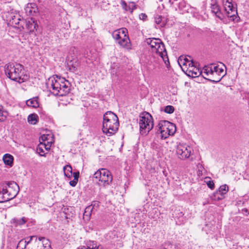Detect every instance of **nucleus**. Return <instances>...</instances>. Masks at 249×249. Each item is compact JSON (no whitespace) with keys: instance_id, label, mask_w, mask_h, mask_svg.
<instances>
[{"instance_id":"nucleus-33","label":"nucleus","mask_w":249,"mask_h":249,"mask_svg":"<svg viewBox=\"0 0 249 249\" xmlns=\"http://www.w3.org/2000/svg\"><path fill=\"white\" fill-rule=\"evenodd\" d=\"M164 111L166 113L171 114L174 111V107L172 106H167L165 107Z\"/></svg>"},{"instance_id":"nucleus-21","label":"nucleus","mask_w":249,"mask_h":249,"mask_svg":"<svg viewBox=\"0 0 249 249\" xmlns=\"http://www.w3.org/2000/svg\"><path fill=\"white\" fill-rule=\"evenodd\" d=\"M27 220V218L25 217H23L21 218H13L12 219L11 222L13 223L15 226L22 225L24 224Z\"/></svg>"},{"instance_id":"nucleus-5","label":"nucleus","mask_w":249,"mask_h":249,"mask_svg":"<svg viewBox=\"0 0 249 249\" xmlns=\"http://www.w3.org/2000/svg\"><path fill=\"white\" fill-rule=\"evenodd\" d=\"M140 131L142 135H146L153 128L154 123L152 116L148 112L142 113L140 117Z\"/></svg>"},{"instance_id":"nucleus-31","label":"nucleus","mask_w":249,"mask_h":249,"mask_svg":"<svg viewBox=\"0 0 249 249\" xmlns=\"http://www.w3.org/2000/svg\"><path fill=\"white\" fill-rule=\"evenodd\" d=\"M188 61H190L188 60V59H187L186 58H184L183 59V58H182L181 57H179V58L178 60V64L180 66H181V65H183V66L188 65L189 66Z\"/></svg>"},{"instance_id":"nucleus-37","label":"nucleus","mask_w":249,"mask_h":249,"mask_svg":"<svg viewBox=\"0 0 249 249\" xmlns=\"http://www.w3.org/2000/svg\"><path fill=\"white\" fill-rule=\"evenodd\" d=\"M77 181H78V180H75V179H73V180H72L70 182V184L71 186L74 187L76 185Z\"/></svg>"},{"instance_id":"nucleus-4","label":"nucleus","mask_w":249,"mask_h":249,"mask_svg":"<svg viewBox=\"0 0 249 249\" xmlns=\"http://www.w3.org/2000/svg\"><path fill=\"white\" fill-rule=\"evenodd\" d=\"M157 127L162 139H165L169 136L173 135L176 131L175 124L168 121H160Z\"/></svg>"},{"instance_id":"nucleus-18","label":"nucleus","mask_w":249,"mask_h":249,"mask_svg":"<svg viewBox=\"0 0 249 249\" xmlns=\"http://www.w3.org/2000/svg\"><path fill=\"white\" fill-rule=\"evenodd\" d=\"M145 42L151 48L155 47V45H159V42L160 44V39L157 38H148L146 39Z\"/></svg>"},{"instance_id":"nucleus-42","label":"nucleus","mask_w":249,"mask_h":249,"mask_svg":"<svg viewBox=\"0 0 249 249\" xmlns=\"http://www.w3.org/2000/svg\"><path fill=\"white\" fill-rule=\"evenodd\" d=\"M99 202L98 201H94L92 202L91 205H92V206H93L94 209L95 207H97L99 206Z\"/></svg>"},{"instance_id":"nucleus-44","label":"nucleus","mask_w":249,"mask_h":249,"mask_svg":"<svg viewBox=\"0 0 249 249\" xmlns=\"http://www.w3.org/2000/svg\"><path fill=\"white\" fill-rule=\"evenodd\" d=\"M77 249H89L87 247L82 246L81 248H79Z\"/></svg>"},{"instance_id":"nucleus-36","label":"nucleus","mask_w":249,"mask_h":249,"mask_svg":"<svg viewBox=\"0 0 249 249\" xmlns=\"http://www.w3.org/2000/svg\"><path fill=\"white\" fill-rule=\"evenodd\" d=\"M43 143L45 146V148H44V149L47 151L49 150L51 146V142H47V143H46L45 142H43Z\"/></svg>"},{"instance_id":"nucleus-39","label":"nucleus","mask_w":249,"mask_h":249,"mask_svg":"<svg viewBox=\"0 0 249 249\" xmlns=\"http://www.w3.org/2000/svg\"><path fill=\"white\" fill-rule=\"evenodd\" d=\"M47 140V136L46 135H43L39 139V141H42V142H45Z\"/></svg>"},{"instance_id":"nucleus-7","label":"nucleus","mask_w":249,"mask_h":249,"mask_svg":"<svg viewBox=\"0 0 249 249\" xmlns=\"http://www.w3.org/2000/svg\"><path fill=\"white\" fill-rule=\"evenodd\" d=\"M127 33V29L123 28L114 31L112 35L113 38L117 41V43L121 47L126 49H130L131 48V43Z\"/></svg>"},{"instance_id":"nucleus-29","label":"nucleus","mask_w":249,"mask_h":249,"mask_svg":"<svg viewBox=\"0 0 249 249\" xmlns=\"http://www.w3.org/2000/svg\"><path fill=\"white\" fill-rule=\"evenodd\" d=\"M93 209L92 205H89L85 208V212L84 213V216H89L91 214V212Z\"/></svg>"},{"instance_id":"nucleus-17","label":"nucleus","mask_w":249,"mask_h":249,"mask_svg":"<svg viewBox=\"0 0 249 249\" xmlns=\"http://www.w3.org/2000/svg\"><path fill=\"white\" fill-rule=\"evenodd\" d=\"M121 5L122 8L126 11H129L131 13L136 8V5L134 2H131L129 5L124 0H121Z\"/></svg>"},{"instance_id":"nucleus-16","label":"nucleus","mask_w":249,"mask_h":249,"mask_svg":"<svg viewBox=\"0 0 249 249\" xmlns=\"http://www.w3.org/2000/svg\"><path fill=\"white\" fill-rule=\"evenodd\" d=\"M37 9L35 3H28L25 8L26 14L28 16H33L37 11Z\"/></svg>"},{"instance_id":"nucleus-45","label":"nucleus","mask_w":249,"mask_h":249,"mask_svg":"<svg viewBox=\"0 0 249 249\" xmlns=\"http://www.w3.org/2000/svg\"><path fill=\"white\" fill-rule=\"evenodd\" d=\"M155 62H156V63H158V61H157L156 60H155Z\"/></svg>"},{"instance_id":"nucleus-23","label":"nucleus","mask_w":249,"mask_h":249,"mask_svg":"<svg viewBox=\"0 0 249 249\" xmlns=\"http://www.w3.org/2000/svg\"><path fill=\"white\" fill-rule=\"evenodd\" d=\"M64 175L68 178H71L72 175V169L70 165H66L63 167Z\"/></svg>"},{"instance_id":"nucleus-15","label":"nucleus","mask_w":249,"mask_h":249,"mask_svg":"<svg viewBox=\"0 0 249 249\" xmlns=\"http://www.w3.org/2000/svg\"><path fill=\"white\" fill-rule=\"evenodd\" d=\"M223 69L222 68H220L218 65H215L213 64H211L207 66H205L203 68V74L210 73L212 72H216L217 70Z\"/></svg>"},{"instance_id":"nucleus-10","label":"nucleus","mask_w":249,"mask_h":249,"mask_svg":"<svg viewBox=\"0 0 249 249\" xmlns=\"http://www.w3.org/2000/svg\"><path fill=\"white\" fill-rule=\"evenodd\" d=\"M223 4L227 16L234 21L237 18V12L236 8L233 6L232 0H223Z\"/></svg>"},{"instance_id":"nucleus-26","label":"nucleus","mask_w":249,"mask_h":249,"mask_svg":"<svg viewBox=\"0 0 249 249\" xmlns=\"http://www.w3.org/2000/svg\"><path fill=\"white\" fill-rule=\"evenodd\" d=\"M228 191V186L225 184L220 186L219 188L218 191H217L219 193L220 195H221L222 196H224Z\"/></svg>"},{"instance_id":"nucleus-3","label":"nucleus","mask_w":249,"mask_h":249,"mask_svg":"<svg viewBox=\"0 0 249 249\" xmlns=\"http://www.w3.org/2000/svg\"><path fill=\"white\" fill-rule=\"evenodd\" d=\"M119 125L117 116L111 111H107L103 117L102 131L108 136L114 134Z\"/></svg>"},{"instance_id":"nucleus-30","label":"nucleus","mask_w":249,"mask_h":249,"mask_svg":"<svg viewBox=\"0 0 249 249\" xmlns=\"http://www.w3.org/2000/svg\"><path fill=\"white\" fill-rule=\"evenodd\" d=\"M174 246L170 242H165L160 247V249H173Z\"/></svg>"},{"instance_id":"nucleus-27","label":"nucleus","mask_w":249,"mask_h":249,"mask_svg":"<svg viewBox=\"0 0 249 249\" xmlns=\"http://www.w3.org/2000/svg\"><path fill=\"white\" fill-rule=\"evenodd\" d=\"M87 246L89 249H99V246H97L96 242L94 241H89L87 242Z\"/></svg>"},{"instance_id":"nucleus-9","label":"nucleus","mask_w":249,"mask_h":249,"mask_svg":"<svg viewBox=\"0 0 249 249\" xmlns=\"http://www.w3.org/2000/svg\"><path fill=\"white\" fill-rule=\"evenodd\" d=\"M159 45H155V47L151 48L152 51L162 59L165 65L168 68L170 65V63L165 46L161 40L160 44L159 43Z\"/></svg>"},{"instance_id":"nucleus-20","label":"nucleus","mask_w":249,"mask_h":249,"mask_svg":"<svg viewBox=\"0 0 249 249\" xmlns=\"http://www.w3.org/2000/svg\"><path fill=\"white\" fill-rule=\"evenodd\" d=\"M26 105L33 108H36L39 107V103L37 97H34L26 101Z\"/></svg>"},{"instance_id":"nucleus-13","label":"nucleus","mask_w":249,"mask_h":249,"mask_svg":"<svg viewBox=\"0 0 249 249\" xmlns=\"http://www.w3.org/2000/svg\"><path fill=\"white\" fill-rule=\"evenodd\" d=\"M189 67L187 71L188 72V75L192 77H196L201 74H203L202 70H200L198 68L194 66V63L193 61H188Z\"/></svg>"},{"instance_id":"nucleus-2","label":"nucleus","mask_w":249,"mask_h":249,"mask_svg":"<svg viewBox=\"0 0 249 249\" xmlns=\"http://www.w3.org/2000/svg\"><path fill=\"white\" fill-rule=\"evenodd\" d=\"M5 73L12 80L19 83L24 82L27 78L24 73L23 67L18 63H8L4 67Z\"/></svg>"},{"instance_id":"nucleus-38","label":"nucleus","mask_w":249,"mask_h":249,"mask_svg":"<svg viewBox=\"0 0 249 249\" xmlns=\"http://www.w3.org/2000/svg\"><path fill=\"white\" fill-rule=\"evenodd\" d=\"M140 18L143 20H145L147 18V16L145 14L141 13L140 16Z\"/></svg>"},{"instance_id":"nucleus-22","label":"nucleus","mask_w":249,"mask_h":249,"mask_svg":"<svg viewBox=\"0 0 249 249\" xmlns=\"http://www.w3.org/2000/svg\"><path fill=\"white\" fill-rule=\"evenodd\" d=\"M212 11L214 13L217 17L219 19H222V15L220 11L219 6L217 4H213L211 7Z\"/></svg>"},{"instance_id":"nucleus-1","label":"nucleus","mask_w":249,"mask_h":249,"mask_svg":"<svg viewBox=\"0 0 249 249\" xmlns=\"http://www.w3.org/2000/svg\"><path fill=\"white\" fill-rule=\"evenodd\" d=\"M46 86L55 96H65L71 90V84L69 81L57 75L50 77L46 82Z\"/></svg>"},{"instance_id":"nucleus-43","label":"nucleus","mask_w":249,"mask_h":249,"mask_svg":"<svg viewBox=\"0 0 249 249\" xmlns=\"http://www.w3.org/2000/svg\"><path fill=\"white\" fill-rule=\"evenodd\" d=\"M176 214L177 215V213H176ZM184 215V213L182 212H179L178 213V216L179 217H182Z\"/></svg>"},{"instance_id":"nucleus-6","label":"nucleus","mask_w":249,"mask_h":249,"mask_svg":"<svg viewBox=\"0 0 249 249\" xmlns=\"http://www.w3.org/2000/svg\"><path fill=\"white\" fill-rule=\"evenodd\" d=\"M8 188L3 189L2 192H0V203L6 202L14 198L18 194V186L14 181L7 183Z\"/></svg>"},{"instance_id":"nucleus-40","label":"nucleus","mask_w":249,"mask_h":249,"mask_svg":"<svg viewBox=\"0 0 249 249\" xmlns=\"http://www.w3.org/2000/svg\"><path fill=\"white\" fill-rule=\"evenodd\" d=\"M3 110H2V107L1 106H0V122H2L3 120L1 117H2L3 115Z\"/></svg>"},{"instance_id":"nucleus-8","label":"nucleus","mask_w":249,"mask_h":249,"mask_svg":"<svg viewBox=\"0 0 249 249\" xmlns=\"http://www.w3.org/2000/svg\"><path fill=\"white\" fill-rule=\"evenodd\" d=\"M93 178L98 181L100 185L106 186L109 185L112 180L110 172L107 169L101 168L97 170L94 174Z\"/></svg>"},{"instance_id":"nucleus-11","label":"nucleus","mask_w":249,"mask_h":249,"mask_svg":"<svg viewBox=\"0 0 249 249\" xmlns=\"http://www.w3.org/2000/svg\"><path fill=\"white\" fill-rule=\"evenodd\" d=\"M192 148L186 144H179L177 148V153L180 159H186L191 155Z\"/></svg>"},{"instance_id":"nucleus-14","label":"nucleus","mask_w":249,"mask_h":249,"mask_svg":"<svg viewBox=\"0 0 249 249\" xmlns=\"http://www.w3.org/2000/svg\"><path fill=\"white\" fill-rule=\"evenodd\" d=\"M24 22L25 28L29 33L34 32L35 30H36V28L38 27L36 22L32 18L28 20L25 21ZM23 28L24 29L25 27H23Z\"/></svg>"},{"instance_id":"nucleus-35","label":"nucleus","mask_w":249,"mask_h":249,"mask_svg":"<svg viewBox=\"0 0 249 249\" xmlns=\"http://www.w3.org/2000/svg\"><path fill=\"white\" fill-rule=\"evenodd\" d=\"M26 241H20L17 246V249H26Z\"/></svg>"},{"instance_id":"nucleus-12","label":"nucleus","mask_w":249,"mask_h":249,"mask_svg":"<svg viewBox=\"0 0 249 249\" xmlns=\"http://www.w3.org/2000/svg\"><path fill=\"white\" fill-rule=\"evenodd\" d=\"M202 76L206 79L210 81L213 83H216L219 82L224 75V70L221 69L217 70L216 72L205 73Z\"/></svg>"},{"instance_id":"nucleus-25","label":"nucleus","mask_w":249,"mask_h":249,"mask_svg":"<svg viewBox=\"0 0 249 249\" xmlns=\"http://www.w3.org/2000/svg\"><path fill=\"white\" fill-rule=\"evenodd\" d=\"M38 116L36 114H32L28 116L27 120L28 122L32 124H35L37 122Z\"/></svg>"},{"instance_id":"nucleus-32","label":"nucleus","mask_w":249,"mask_h":249,"mask_svg":"<svg viewBox=\"0 0 249 249\" xmlns=\"http://www.w3.org/2000/svg\"><path fill=\"white\" fill-rule=\"evenodd\" d=\"M224 196H222L221 195H220L219 193L217 191L214 193L213 196H212V198L214 200H219L224 198Z\"/></svg>"},{"instance_id":"nucleus-24","label":"nucleus","mask_w":249,"mask_h":249,"mask_svg":"<svg viewBox=\"0 0 249 249\" xmlns=\"http://www.w3.org/2000/svg\"><path fill=\"white\" fill-rule=\"evenodd\" d=\"M44 148H45V146L43 142H40L39 144L37 147L36 151L40 156H46V154L44 150Z\"/></svg>"},{"instance_id":"nucleus-19","label":"nucleus","mask_w":249,"mask_h":249,"mask_svg":"<svg viewBox=\"0 0 249 249\" xmlns=\"http://www.w3.org/2000/svg\"><path fill=\"white\" fill-rule=\"evenodd\" d=\"M13 157L9 154H6L3 157V161L4 163L6 165H9L10 166H12L13 165Z\"/></svg>"},{"instance_id":"nucleus-34","label":"nucleus","mask_w":249,"mask_h":249,"mask_svg":"<svg viewBox=\"0 0 249 249\" xmlns=\"http://www.w3.org/2000/svg\"><path fill=\"white\" fill-rule=\"evenodd\" d=\"M155 22L157 24H160L161 27H163L165 25L164 21H162L161 16H158V17L155 18Z\"/></svg>"},{"instance_id":"nucleus-41","label":"nucleus","mask_w":249,"mask_h":249,"mask_svg":"<svg viewBox=\"0 0 249 249\" xmlns=\"http://www.w3.org/2000/svg\"><path fill=\"white\" fill-rule=\"evenodd\" d=\"M73 175L74 179H75V180H78L79 176V172H74L73 173Z\"/></svg>"},{"instance_id":"nucleus-28","label":"nucleus","mask_w":249,"mask_h":249,"mask_svg":"<svg viewBox=\"0 0 249 249\" xmlns=\"http://www.w3.org/2000/svg\"><path fill=\"white\" fill-rule=\"evenodd\" d=\"M205 182L207 184L208 187L211 189H213L214 188V184L212 180H211L210 177H206L205 178Z\"/></svg>"}]
</instances>
